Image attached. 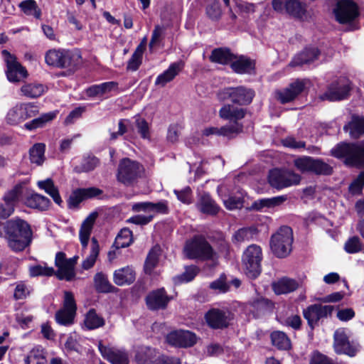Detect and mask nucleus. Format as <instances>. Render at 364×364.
I'll use <instances>...</instances> for the list:
<instances>
[{
	"mask_svg": "<svg viewBox=\"0 0 364 364\" xmlns=\"http://www.w3.org/2000/svg\"><path fill=\"white\" fill-rule=\"evenodd\" d=\"M118 83L114 81H109L97 85H92L87 87L85 93L89 97L107 98L112 92H117Z\"/></svg>",
	"mask_w": 364,
	"mask_h": 364,
	"instance_id": "obj_22",
	"label": "nucleus"
},
{
	"mask_svg": "<svg viewBox=\"0 0 364 364\" xmlns=\"http://www.w3.org/2000/svg\"><path fill=\"white\" fill-rule=\"evenodd\" d=\"M57 113L58 112L55 111L43 114L39 117L35 118L26 123L24 128L27 130L32 131L38 128L43 127L48 122H51L55 118Z\"/></svg>",
	"mask_w": 364,
	"mask_h": 364,
	"instance_id": "obj_36",
	"label": "nucleus"
},
{
	"mask_svg": "<svg viewBox=\"0 0 364 364\" xmlns=\"http://www.w3.org/2000/svg\"><path fill=\"white\" fill-rule=\"evenodd\" d=\"M320 55V51L317 48H306L300 53L297 54L289 63L291 67L300 66L304 64H309L316 60Z\"/></svg>",
	"mask_w": 364,
	"mask_h": 364,
	"instance_id": "obj_25",
	"label": "nucleus"
},
{
	"mask_svg": "<svg viewBox=\"0 0 364 364\" xmlns=\"http://www.w3.org/2000/svg\"><path fill=\"white\" fill-rule=\"evenodd\" d=\"M31 292V288L26 285L23 282H18L16 283L14 297L16 300H21L26 299Z\"/></svg>",
	"mask_w": 364,
	"mask_h": 364,
	"instance_id": "obj_63",
	"label": "nucleus"
},
{
	"mask_svg": "<svg viewBox=\"0 0 364 364\" xmlns=\"http://www.w3.org/2000/svg\"><path fill=\"white\" fill-rule=\"evenodd\" d=\"M183 65L184 64L182 61H177L171 63L166 70L156 77L155 85L164 87L168 82L173 80L175 77L178 75L183 69Z\"/></svg>",
	"mask_w": 364,
	"mask_h": 364,
	"instance_id": "obj_27",
	"label": "nucleus"
},
{
	"mask_svg": "<svg viewBox=\"0 0 364 364\" xmlns=\"http://www.w3.org/2000/svg\"><path fill=\"white\" fill-rule=\"evenodd\" d=\"M161 248L159 245H156L150 250L144 263V271L146 273L151 274L152 272L159 262Z\"/></svg>",
	"mask_w": 364,
	"mask_h": 364,
	"instance_id": "obj_43",
	"label": "nucleus"
},
{
	"mask_svg": "<svg viewBox=\"0 0 364 364\" xmlns=\"http://www.w3.org/2000/svg\"><path fill=\"white\" fill-rule=\"evenodd\" d=\"M95 287L100 293L115 292L117 289L108 280L107 276L102 272L97 273L94 277Z\"/></svg>",
	"mask_w": 364,
	"mask_h": 364,
	"instance_id": "obj_37",
	"label": "nucleus"
},
{
	"mask_svg": "<svg viewBox=\"0 0 364 364\" xmlns=\"http://www.w3.org/2000/svg\"><path fill=\"white\" fill-rule=\"evenodd\" d=\"M75 314L71 311L60 309L55 314V320L58 323L63 326H70L73 323Z\"/></svg>",
	"mask_w": 364,
	"mask_h": 364,
	"instance_id": "obj_54",
	"label": "nucleus"
},
{
	"mask_svg": "<svg viewBox=\"0 0 364 364\" xmlns=\"http://www.w3.org/2000/svg\"><path fill=\"white\" fill-rule=\"evenodd\" d=\"M26 364H46V358L43 350L39 348L31 350L25 359Z\"/></svg>",
	"mask_w": 364,
	"mask_h": 364,
	"instance_id": "obj_52",
	"label": "nucleus"
},
{
	"mask_svg": "<svg viewBox=\"0 0 364 364\" xmlns=\"http://www.w3.org/2000/svg\"><path fill=\"white\" fill-rule=\"evenodd\" d=\"M135 279V271L129 266L117 269L113 274V281L117 286L129 285Z\"/></svg>",
	"mask_w": 364,
	"mask_h": 364,
	"instance_id": "obj_28",
	"label": "nucleus"
},
{
	"mask_svg": "<svg viewBox=\"0 0 364 364\" xmlns=\"http://www.w3.org/2000/svg\"><path fill=\"white\" fill-rule=\"evenodd\" d=\"M173 297L168 296L164 288L157 289L150 291L146 296L147 308L151 311L166 309Z\"/></svg>",
	"mask_w": 364,
	"mask_h": 364,
	"instance_id": "obj_17",
	"label": "nucleus"
},
{
	"mask_svg": "<svg viewBox=\"0 0 364 364\" xmlns=\"http://www.w3.org/2000/svg\"><path fill=\"white\" fill-rule=\"evenodd\" d=\"M29 273L31 277L52 276L55 273V270L53 267L38 264L30 267Z\"/></svg>",
	"mask_w": 364,
	"mask_h": 364,
	"instance_id": "obj_57",
	"label": "nucleus"
},
{
	"mask_svg": "<svg viewBox=\"0 0 364 364\" xmlns=\"http://www.w3.org/2000/svg\"><path fill=\"white\" fill-rule=\"evenodd\" d=\"M353 139H358L364 134V117L353 114L351 121L343 127Z\"/></svg>",
	"mask_w": 364,
	"mask_h": 364,
	"instance_id": "obj_30",
	"label": "nucleus"
},
{
	"mask_svg": "<svg viewBox=\"0 0 364 364\" xmlns=\"http://www.w3.org/2000/svg\"><path fill=\"white\" fill-rule=\"evenodd\" d=\"M230 67L234 72L239 74L250 73L255 69V63L250 58L241 56L233 60Z\"/></svg>",
	"mask_w": 364,
	"mask_h": 364,
	"instance_id": "obj_34",
	"label": "nucleus"
},
{
	"mask_svg": "<svg viewBox=\"0 0 364 364\" xmlns=\"http://www.w3.org/2000/svg\"><path fill=\"white\" fill-rule=\"evenodd\" d=\"M183 252L186 258L199 261L212 260L216 256V252L205 237L198 235L186 242Z\"/></svg>",
	"mask_w": 364,
	"mask_h": 364,
	"instance_id": "obj_3",
	"label": "nucleus"
},
{
	"mask_svg": "<svg viewBox=\"0 0 364 364\" xmlns=\"http://www.w3.org/2000/svg\"><path fill=\"white\" fill-rule=\"evenodd\" d=\"M305 81L296 80L289 84L286 88L276 92L277 100L282 104H286L296 99L304 90Z\"/></svg>",
	"mask_w": 364,
	"mask_h": 364,
	"instance_id": "obj_21",
	"label": "nucleus"
},
{
	"mask_svg": "<svg viewBox=\"0 0 364 364\" xmlns=\"http://www.w3.org/2000/svg\"><path fill=\"white\" fill-rule=\"evenodd\" d=\"M97 214L95 213H92L90 214L86 219L82 222L79 236L80 242L82 245V247H87L88 244V241L90 239V236L95 223V221L97 218Z\"/></svg>",
	"mask_w": 364,
	"mask_h": 364,
	"instance_id": "obj_31",
	"label": "nucleus"
},
{
	"mask_svg": "<svg viewBox=\"0 0 364 364\" xmlns=\"http://www.w3.org/2000/svg\"><path fill=\"white\" fill-rule=\"evenodd\" d=\"M331 154L333 156L343 159L349 166H364V141L357 143L341 142L334 146Z\"/></svg>",
	"mask_w": 364,
	"mask_h": 364,
	"instance_id": "obj_2",
	"label": "nucleus"
},
{
	"mask_svg": "<svg viewBox=\"0 0 364 364\" xmlns=\"http://www.w3.org/2000/svg\"><path fill=\"white\" fill-rule=\"evenodd\" d=\"M196 205L199 211L206 215H215L220 210V207L215 201L206 192H202L198 194Z\"/></svg>",
	"mask_w": 364,
	"mask_h": 364,
	"instance_id": "obj_24",
	"label": "nucleus"
},
{
	"mask_svg": "<svg viewBox=\"0 0 364 364\" xmlns=\"http://www.w3.org/2000/svg\"><path fill=\"white\" fill-rule=\"evenodd\" d=\"M311 172L316 175H331L333 168L322 159H314Z\"/></svg>",
	"mask_w": 364,
	"mask_h": 364,
	"instance_id": "obj_49",
	"label": "nucleus"
},
{
	"mask_svg": "<svg viewBox=\"0 0 364 364\" xmlns=\"http://www.w3.org/2000/svg\"><path fill=\"white\" fill-rule=\"evenodd\" d=\"M262 249L257 245H250L242 255L244 272L250 279H256L261 273Z\"/></svg>",
	"mask_w": 364,
	"mask_h": 364,
	"instance_id": "obj_7",
	"label": "nucleus"
},
{
	"mask_svg": "<svg viewBox=\"0 0 364 364\" xmlns=\"http://www.w3.org/2000/svg\"><path fill=\"white\" fill-rule=\"evenodd\" d=\"M287 200V196H279L270 198H263L255 201L252 206L257 210H261L263 208H273L279 206Z\"/></svg>",
	"mask_w": 364,
	"mask_h": 364,
	"instance_id": "obj_44",
	"label": "nucleus"
},
{
	"mask_svg": "<svg viewBox=\"0 0 364 364\" xmlns=\"http://www.w3.org/2000/svg\"><path fill=\"white\" fill-rule=\"evenodd\" d=\"M232 318V314L227 309H211L205 314L208 326L213 329L228 328Z\"/></svg>",
	"mask_w": 364,
	"mask_h": 364,
	"instance_id": "obj_14",
	"label": "nucleus"
},
{
	"mask_svg": "<svg viewBox=\"0 0 364 364\" xmlns=\"http://www.w3.org/2000/svg\"><path fill=\"white\" fill-rule=\"evenodd\" d=\"M242 125L238 122H232L220 128V136L232 137L242 131Z\"/></svg>",
	"mask_w": 364,
	"mask_h": 364,
	"instance_id": "obj_53",
	"label": "nucleus"
},
{
	"mask_svg": "<svg viewBox=\"0 0 364 364\" xmlns=\"http://www.w3.org/2000/svg\"><path fill=\"white\" fill-rule=\"evenodd\" d=\"M206 14L213 21H218L222 15V10L220 3L218 1H213L206 7Z\"/></svg>",
	"mask_w": 364,
	"mask_h": 364,
	"instance_id": "obj_62",
	"label": "nucleus"
},
{
	"mask_svg": "<svg viewBox=\"0 0 364 364\" xmlns=\"http://www.w3.org/2000/svg\"><path fill=\"white\" fill-rule=\"evenodd\" d=\"M300 181V175L287 169L274 168L269 171L268 176L270 186L278 190L298 185Z\"/></svg>",
	"mask_w": 364,
	"mask_h": 364,
	"instance_id": "obj_8",
	"label": "nucleus"
},
{
	"mask_svg": "<svg viewBox=\"0 0 364 364\" xmlns=\"http://www.w3.org/2000/svg\"><path fill=\"white\" fill-rule=\"evenodd\" d=\"M157 355L154 348L141 346L136 352L135 360L138 364H154Z\"/></svg>",
	"mask_w": 364,
	"mask_h": 364,
	"instance_id": "obj_32",
	"label": "nucleus"
},
{
	"mask_svg": "<svg viewBox=\"0 0 364 364\" xmlns=\"http://www.w3.org/2000/svg\"><path fill=\"white\" fill-rule=\"evenodd\" d=\"M102 193V191L95 187L78 188L74 191L68 200L69 208H75L85 199L96 197Z\"/></svg>",
	"mask_w": 364,
	"mask_h": 364,
	"instance_id": "obj_23",
	"label": "nucleus"
},
{
	"mask_svg": "<svg viewBox=\"0 0 364 364\" xmlns=\"http://www.w3.org/2000/svg\"><path fill=\"white\" fill-rule=\"evenodd\" d=\"M46 63L54 68L75 70L81 63V56L65 49H50L46 53Z\"/></svg>",
	"mask_w": 364,
	"mask_h": 364,
	"instance_id": "obj_4",
	"label": "nucleus"
},
{
	"mask_svg": "<svg viewBox=\"0 0 364 364\" xmlns=\"http://www.w3.org/2000/svg\"><path fill=\"white\" fill-rule=\"evenodd\" d=\"M46 146L43 143H38L34 144L30 149V160L31 163L41 165L45 159L44 154Z\"/></svg>",
	"mask_w": 364,
	"mask_h": 364,
	"instance_id": "obj_48",
	"label": "nucleus"
},
{
	"mask_svg": "<svg viewBox=\"0 0 364 364\" xmlns=\"http://www.w3.org/2000/svg\"><path fill=\"white\" fill-rule=\"evenodd\" d=\"M22 193V186L16 185L11 190L9 191L4 196V202L14 206L15 203L18 200Z\"/></svg>",
	"mask_w": 364,
	"mask_h": 364,
	"instance_id": "obj_58",
	"label": "nucleus"
},
{
	"mask_svg": "<svg viewBox=\"0 0 364 364\" xmlns=\"http://www.w3.org/2000/svg\"><path fill=\"white\" fill-rule=\"evenodd\" d=\"M21 11L26 16H32L36 19L41 18V9L38 6L35 0H24L19 4Z\"/></svg>",
	"mask_w": 364,
	"mask_h": 364,
	"instance_id": "obj_40",
	"label": "nucleus"
},
{
	"mask_svg": "<svg viewBox=\"0 0 364 364\" xmlns=\"http://www.w3.org/2000/svg\"><path fill=\"white\" fill-rule=\"evenodd\" d=\"M364 188V171L351 182L348 187V191L353 196L360 195Z\"/></svg>",
	"mask_w": 364,
	"mask_h": 364,
	"instance_id": "obj_55",
	"label": "nucleus"
},
{
	"mask_svg": "<svg viewBox=\"0 0 364 364\" xmlns=\"http://www.w3.org/2000/svg\"><path fill=\"white\" fill-rule=\"evenodd\" d=\"M132 242V232L128 228H124L117 235L114 246L117 249L127 247Z\"/></svg>",
	"mask_w": 364,
	"mask_h": 364,
	"instance_id": "obj_47",
	"label": "nucleus"
},
{
	"mask_svg": "<svg viewBox=\"0 0 364 364\" xmlns=\"http://www.w3.org/2000/svg\"><path fill=\"white\" fill-rule=\"evenodd\" d=\"M21 91L27 97L36 98L44 93L45 87L42 84L30 83L23 85Z\"/></svg>",
	"mask_w": 364,
	"mask_h": 364,
	"instance_id": "obj_45",
	"label": "nucleus"
},
{
	"mask_svg": "<svg viewBox=\"0 0 364 364\" xmlns=\"http://www.w3.org/2000/svg\"><path fill=\"white\" fill-rule=\"evenodd\" d=\"M292 242L291 228L288 226H282L272 236L270 247L277 257L284 258L291 252Z\"/></svg>",
	"mask_w": 364,
	"mask_h": 364,
	"instance_id": "obj_6",
	"label": "nucleus"
},
{
	"mask_svg": "<svg viewBox=\"0 0 364 364\" xmlns=\"http://www.w3.org/2000/svg\"><path fill=\"white\" fill-rule=\"evenodd\" d=\"M333 348L337 354L353 357L359 350L360 346L355 341H350L346 328H340L333 334Z\"/></svg>",
	"mask_w": 364,
	"mask_h": 364,
	"instance_id": "obj_10",
	"label": "nucleus"
},
{
	"mask_svg": "<svg viewBox=\"0 0 364 364\" xmlns=\"http://www.w3.org/2000/svg\"><path fill=\"white\" fill-rule=\"evenodd\" d=\"M236 56L226 47L214 48L209 56L210 62L221 65H230Z\"/></svg>",
	"mask_w": 364,
	"mask_h": 364,
	"instance_id": "obj_26",
	"label": "nucleus"
},
{
	"mask_svg": "<svg viewBox=\"0 0 364 364\" xmlns=\"http://www.w3.org/2000/svg\"><path fill=\"white\" fill-rule=\"evenodd\" d=\"M218 96L223 100L230 99L234 104L247 105L252 102L255 92L252 89L243 86L229 87L222 90Z\"/></svg>",
	"mask_w": 364,
	"mask_h": 364,
	"instance_id": "obj_11",
	"label": "nucleus"
},
{
	"mask_svg": "<svg viewBox=\"0 0 364 364\" xmlns=\"http://www.w3.org/2000/svg\"><path fill=\"white\" fill-rule=\"evenodd\" d=\"M23 121L33 117L38 114V107L34 103H23L20 105Z\"/></svg>",
	"mask_w": 364,
	"mask_h": 364,
	"instance_id": "obj_61",
	"label": "nucleus"
},
{
	"mask_svg": "<svg viewBox=\"0 0 364 364\" xmlns=\"http://www.w3.org/2000/svg\"><path fill=\"white\" fill-rule=\"evenodd\" d=\"M4 230L9 247L15 252L23 251L32 242L33 231L31 225L20 218L7 220Z\"/></svg>",
	"mask_w": 364,
	"mask_h": 364,
	"instance_id": "obj_1",
	"label": "nucleus"
},
{
	"mask_svg": "<svg viewBox=\"0 0 364 364\" xmlns=\"http://www.w3.org/2000/svg\"><path fill=\"white\" fill-rule=\"evenodd\" d=\"M143 166L136 161L123 158L119 161L116 174L119 183L125 186H133L141 177Z\"/></svg>",
	"mask_w": 364,
	"mask_h": 364,
	"instance_id": "obj_5",
	"label": "nucleus"
},
{
	"mask_svg": "<svg viewBox=\"0 0 364 364\" xmlns=\"http://www.w3.org/2000/svg\"><path fill=\"white\" fill-rule=\"evenodd\" d=\"M6 121L10 124H18L23 121L20 105L11 108L7 113Z\"/></svg>",
	"mask_w": 364,
	"mask_h": 364,
	"instance_id": "obj_59",
	"label": "nucleus"
},
{
	"mask_svg": "<svg viewBox=\"0 0 364 364\" xmlns=\"http://www.w3.org/2000/svg\"><path fill=\"white\" fill-rule=\"evenodd\" d=\"M100 164V160L94 155L85 156L79 166L75 167L77 173L90 172L93 171Z\"/></svg>",
	"mask_w": 364,
	"mask_h": 364,
	"instance_id": "obj_42",
	"label": "nucleus"
},
{
	"mask_svg": "<svg viewBox=\"0 0 364 364\" xmlns=\"http://www.w3.org/2000/svg\"><path fill=\"white\" fill-rule=\"evenodd\" d=\"M166 341L175 347L188 348L196 343L197 336L189 331H174L166 336Z\"/></svg>",
	"mask_w": 364,
	"mask_h": 364,
	"instance_id": "obj_18",
	"label": "nucleus"
},
{
	"mask_svg": "<svg viewBox=\"0 0 364 364\" xmlns=\"http://www.w3.org/2000/svg\"><path fill=\"white\" fill-rule=\"evenodd\" d=\"M105 324V319L94 309H90L85 315L84 325L87 330L99 328Z\"/></svg>",
	"mask_w": 364,
	"mask_h": 364,
	"instance_id": "obj_35",
	"label": "nucleus"
},
{
	"mask_svg": "<svg viewBox=\"0 0 364 364\" xmlns=\"http://www.w3.org/2000/svg\"><path fill=\"white\" fill-rule=\"evenodd\" d=\"M272 343L279 350H288L291 348V341L283 331H275L270 335Z\"/></svg>",
	"mask_w": 364,
	"mask_h": 364,
	"instance_id": "obj_39",
	"label": "nucleus"
},
{
	"mask_svg": "<svg viewBox=\"0 0 364 364\" xmlns=\"http://www.w3.org/2000/svg\"><path fill=\"white\" fill-rule=\"evenodd\" d=\"M364 244L358 236L349 237L344 244V250L348 254H356L362 251Z\"/></svg>",
	"mask_w": 364,
	"mask_h": 364,
	"instance_id": "obj_51",
	"label": "nucleus"
},
{
	"mask_svg": "<svg viewBox=\"0 0 364 364\" xmlns=\"http://www.w3.org/2000/svg\"><path fill=\"white\" fill-rule=\"evenodd\" d=\"M77 257L67 259L65 254L58 252L55 255V264L58 267L56 273L60 279L71 281L75 276L74 268L77 263Z\"/></svg>",
	"mask_w": 364,
	"mask_h": 364,
	"instance_id": "obj_15",
	"label": "nucleus"
},
{
	"mask_svg": "<svg viewBox=\"0 0 364 364\" xmlns=\"http://www.w3.org/2000/svg\"><path fill=\"white\" fill-rule=\"evenodd\" d=\"M199 269L195 265L187 266L184 272L173 278L175 284H181L192 281L198 274Z\"/></svg>",
	"mask_w": 364,
	"mask_h": 364,
	"instance_id": "obj_46",
	"label": "nucleus"
},
{
	"mask_svg": "<svg viewBox=\"0 0 364 364\" xmlns=\"http://www.w3.org/2000/svg\"><path fill=\"white\" fill-rule=\"evenodd\" d=\"M350 90V80L345 77H341L328 85L326 91L320 96V98L322 100L331 102L340 101L349 96Z\"/></svg>",
	"mask_w": 364,
	"mask_h": 364,
	"instance_id": "obj_9",
	"label": "nucleus"
},
{
	"mask_svg": "<svg viewBox=\"0 0 364 364\" xmlns=\"http://www.w3.org/2000/svg\"><path fill=\"white\" fill-rule=\"evenodd\" d=\"M314 158L310 156L300 157L294 160V166L301 172H311Z\"/></svg>",
	"mask_w": 364,
	"mask_h": 364,
	"instance_id": "obj_60",
	"label": "nucleus"
},
{
	"mask_svg": "<svg viewBox=\"0 0 364 364\" xmlns=\"http://www.w3.org/2000/svg\"><path fill=\"white\" fill-rule=\"evenodd\" d=\"M252 309L251 311L256 314L257 316L264 314L267 311H271L273 308L272 302L268 299L259 297L254 299L250 303Z\"/></svg>",
	"mask_w": 364,
	"mask_h": 364,
	"instance_id": "obj_41",
	"label": "nucleus"
},
{
	"mask_svg": "<svg viewBox=\"0 0 364 364\" xmlns=\"http://www.w3.org/2000/svg\"><path fill=\"white\" fill-rule=\"evenodd\" d=\"M246 109L232 105H225L219 111V115L222 119L232 122H237L245 117Z\"/></svg>",
	"mask_w": 364,
	"mask_h": 364,
	"instance_id": "obj_29",
	"label": "nucleus"
},
{
	"mask_svg": "<svg viewBox=\"0 0 364 364\" xmlns=\"http://www.w3.org/2000/svg\"><path fill=\"white\" fill-rule=\"evenodd\" d=\"M143 48L139 46L128 61L127 70L136 71L141 64Z\"/></svg>",
	"mask_w": 364,
	"mask_h": 364,
	"instance_id": "obj_56",
	"label": "nucleus"
},
{
	"mask_svg": "<svg viewBox=\"0 0 364 364\" xmlns=\"http://www.w3.org/2000/svg\"><path fill=\"white\" fill-rule=\"evenodd\" d=\"M2 55L6 64V74L11 82H19L28 76L26 69L17 61L16 58L8 50H2Z\"/></svg>",
	"mask_w": 364,
	"mask_h": 364,
	"instance_id": "obj_13",
	"label": "nucleus"
},
{
	"mask_svg": "<svg viewBox=\"0 0 364 364\" xmlns=\"http://www.w3.org/2000/svg\"><path fill=\"white\" fill-rule=\"evenodd\" d=\"M272 6L275 11H286L295 17H301L306 12L305 5L299 0H273Z\"/></svg>",
	"mask_w": 364,
	"mask_h": 364,
	"instance_id": "obj_19",
	"label": "nucleus"
},
{
	"mask_svg": "<svg viewBox=\"0 0 364 364\" xmlns=\"http://www.w3.org/2000/svg\"><path fill=\"white\" fill-rule=\"evenodd\" d=\"M309 364H335V363L320 352L314 351L311 355Z\"/></svg>",
	"mask_w": 364,
	"mask_h": 364,
	"instance_id": "obj_64",
	"label": "nucleus"
},
{
	"mask_svg": "<svg viewBox=\"0 0 364 364\" xmlns=\"http://www.w3.org/2000/svg\"><path fill=\"white\" fill-rule=\"evenodd\" d=\"M98 349L102 356L112 364H129V355L124 348L105 346L102 341L98 343Z\"/></svg>",
	"mask_w": 364,
	"mask_h": 364,
	"instance_id": "obj_16",
	"label": "nucleus"
},
{
	"mask_svg": "<svg viewBox=\"0 0 364 364\" xmlns=\"http://www.w3.org/2000/svg\"><path fill=\"white\" fill-rule=\"evenodd\" d=\"M99 255V245L97 240L93 237L92 239V248L90 255L82 262V267L85 269H89L92 267L96 262Z\"/></svg>",
	"mask_w": 364,
	"mask_h": 364,
	"instance_id": "obj_50",
	"label": "nucleus"
},
{
	"mask_svg": "<svg viewBox=\"0 0 364 364\" xmlns=\"http://www.w3.org/2000/svg\"><path fill=\"white\" fill-rule=\"evenodd\" d=\"M333 309L331 305L314 304L304 309L303 316L311 329H314L321 321L331 316Z\"/></svg>",
	"mask_w": 364,
	"mask_h": 364,
	"instance_id": "obj_12",
	"label": "nucleus"
},
{
	"mask_svg": "<svg viewBox=\"0 0 364 364\" xmlns=\"http://www.w3.org/2000/svg\"><path fill=\"white\" fill-rule=\"evenodd\" d=\"M26 204L29 208L43 211L49 208L50 201L46 196L38 193H33L26 198Z\"/></svg>",
	"mask_w": 364,
	"mask_h": 364,
	"instance_id": "obj_38",
	"label": "nucleus"
},
{
	"mask_svg": "<svg viewBox=\"0 0 364 364\" xmlns=\"http://www.w3.org/2000/svg\"><path fill=\"white\" fill-rule=\"evenodd\" d=\"M299 287V283L292 279L284 277L274 282L272 288L276 294H289Z\"/></svg>",
	"mask_w": 364,
	"mask_h": 364,
	"instance_id": "obj_33",
	"label": "nucleus"
},
{
	"mask_svg": "<svg viewBox=\"0 0 364 364\" xmlns=\"http://www.w3.org/2000/svg\"><path fill=\"white\" fill-rule=\"evenodd\" d=\"M305 81L296 80L289 84L286 88L276 92L277 100L282 104H286L296 99L304 90Z\"/></svg>",
	"mask_w": 364,
	"mask_h": 364,
	"instance_id": "obj_20",
	"label": "nucleus"
}]
</instances>
